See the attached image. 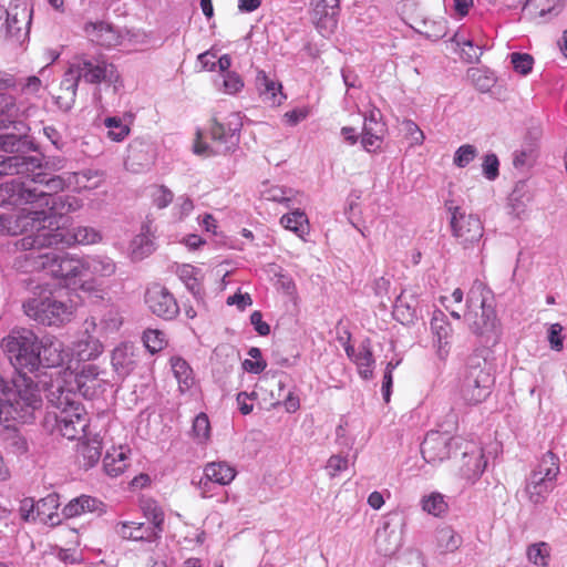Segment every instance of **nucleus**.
<instances>
[{"label": "nucleus", "instance_id": "38", "mask_svg": "<svg viewBox=\"0 0 567 567\" xmlns=\"http://www.w3.org/2000/svg\"><path fill=\"white\" fill-rule=\"evenodd\" d=\"M116 271L115 261L102 255L84 257V277L92 275L97 277H111Z\"/></svg>", "mask_w": 567, "mask_h": 567}, {"label": "nucleus", "instance_id": "32", "mask_svg": "<svg viewBox=\"0 0 567 567\" xmlns=\"http://www.w3.org/2000/svg\"><path fill=\"white\" fill-rule=\"evenodd\" d=\"M311 4L315 14L323 18L317 23V28L324 37L329 35L336 28L334 16L339 8V0H311Z\"/></svg>", "mask_w": 567, "mask_h": 567}, {"label": "nucleus", "instance_id": "42", "mask_svg": "<svg viewBox=\"0 0 567 567\" xmlns=\"http://www.w3.org/2000/svg\"><path fill=\"white\" fill-rule=\"evenodd\" d=\"M280 224L288 230L293 231L298 237L303 238L308 234L309 224L306 214L299 209L286 214L280 218Z\"/></svg>", "mask_w": 567, "mask_h": 567}, {"label": "nucleus", "instance_id": "56", "mask_svg": "<svg viewBox=\"0 0 567 567\" xmlns=\"http://www.w3.org/2000/svg\"><path fill=\"white\" fill-rule=\"evenodd\" d=\"M394 313L399 319L405 321H411L415 317V306L408 302L405 292H402L398 297L394 306Z\"/></svg>", "mask_w": 567, "mask_h": 567}, {"label": "nucleus", "instance_id": "3", "mask_svg": "<svg viewBox=\"0 0 567 567\" xmlns=\"http://www.w3.org/2000/svg\"><path fill=\"white\" fill-rule=\"evenodd\" d=\"M47 247L22 249L29 251L24 255L25 271L44 270L52 277L60 279L65 286L76 285L84 278V258H78L65 252L52 250L42 251Z\"/></svg>", "mask_w": 567, "mask_h": 567}, {"label": "nucleus", "instance_id": "4", "mask_svg": "<svg viewBox=\"0 0 567 567\" xmlns=\"http://www.w3.org/2000/svg\"><path fill=\"white\" fill-rule=\"evenodd\" d=\"M16 393L13 400H2L0 398V424L8 430L10 422L19 421L29 423L34 419V413L42 405L41 391L31 377L19 372L13 381Z\"/></svg>", "mask_w": 567, "mask_h": 567}, {"label": "nucleus", "instance_id": "57", "mask_svg": "<svg viewBox=\"0 0 567 567\" xmlns=\"http://www.w3.org/2000/svg\"><path fill=\"white\" fill-rule=\"evenodd\" d=\"M6 441L8 449L13 454L22 455L28 452L29 446L25 437L18 433L16 430L8 432Z\"/></svg>", "mask_w": 567, "mask_h": 567}, {"label": "nucleus", "instance_id": "13", "mask_svg": "<svg viewBox=\"0 0 567 567\" xmlns=\"http://www.w3.org/2000/svg\"><path fill=\"white\" fill-rule=\"evenodd\" d=\"M24 313L45 326H60L73 317V307L56 300L53 296L30 298L23 303Z\"/></svg>", "mask_w": 567, "mask_h": 567}, {"label": "nucleus", "instance_id": "31", "mask_svg": "<svg viewBox=\"0 0 567 567\" xmlns=\"http://www.w3.org/2000/svg\"><path fill=\"white\" fill-rule=\"evenodd\" d=\"M154 250V236L151 231V226L144 224L141 228V233L137 234L130 244L128 256L132 261H141L152 255Z\"/></svg>", "mask_w": 567, "mask_h": 567}, {"label": "nucleus", "instance_id": "64", "mask_svg": "<svg viewBox=\"0 0 567 567\" xmlns=\"http://www.w3.org/2000/svg\"><path fill=\"white\" fill-rule=\"evenodd\" d=\"M483 174L489 179L494 181L498 176L499 162L495 154H487L483 162Z\"/></svg>", "mask_w": 567, "mask_h": 567}, {"label": "nucleus", "instance_id": "2", "mask_svg": "<svg viewBox=\"0 0 567 567\" xmlns=\"http://www.w3.org/2000/svg\"><path fill=\"white\" fill-rule=\"evenodd\" d=\"M72 395L73 389L64 390L59 378L47 389L48 401L58 410L48 413L47 422L52 417L54 431L68 440L78 439L89 425L84 408Z\"/></svg>", "mask_w": 567, "mask_h": 567}, {"label": "nucleus", "instance_id": "60", "mask_svg": "<svg viewBox=\"0 0 567 567\" xmlns=\"http://www.w3.org/2000/svg\"><path fill=\"white\" fill-rule=\"evenodd\" d=\"M101 328L105 332H114L120 329L122 326V318L117 310L115 309H109L106 313L101 319Z\"/></svg>", "mask_w": 567, "mask_h": 567}, {"label": "nucleus", "instance_id": "9", "mask_svg": "<svg viewBox=\"0 0 567 567\" xmlns=\"http://www.w3.org/2000/svg\"><path fill=\"white\" fill-rule=\"evenodd\" d=\"M241 126L243 122L239 113H230L223 122L215 120L210 127V143L203 141L200 133H197L194 152L204 156L231 152L239 143Z\"/></svg>", "mask_w": 567, "mask_h": 567}, {"label": "nucleus", "instance_id": "63", "mask_svg": "<svg viewBox=\"0 0 567 567\" xmlns=\"http://www.w3.org/2000/svg\"><path fill=\"white\" fill-rule=\"evenodd\" d=\"M19 514L25 522L39 519L37 515V502L33 498H23L20 502Z\"/></svg>", "mask_w": 567, "mask_h": 567}, {"label": "nucleus", "instance_id": "50", "mask_svg": "<svg viewBox=\"0 0 567 567\" xmlns=\"http://www.w3.org/2000/svg\"><path fill=\"white\" fill-rule=\"evenodd\" d=\"M143 342L151 353H156L167 346L166 336L157 329H147L143 333Z\"/></svg>", "mask_w": 567, "mask_h": 567}, {"label": "nucleus", "instance_id": "17", "mask_svg": "<svg viewBox=\"0 0 567 567\" xmlns=\"http://www.w3.org/2000/svg\"><path fill=\"white\" fill-rule=\"evenodd\" d=\"M41 189L31 188L21 178H12L0 184V205H30L29 209H38Z\"/></svg>", "mask_w": 567, "mask_h": 567}, {"label": "nucleus", "instance_id": "62", "mask_svg": "<svg viewBox=\"0 0 567 567\" xmlns=\"http://www.w3.org/2000/svg\"><path fill=\"white\" fill-rule=\"evenodd\" d=\"M153 203L158 208L167 207L174 198L172 190L165 186H158L152 194Z\"/></svg>", "mask_w": 567, "mask_h": 567}, {"label": "nucleus", "instance_id": "20", "mask_svg": "<svg viewBox=\"0 0 567 567\" xmlns=\"http://www.w3.org/2000/svg\"><path fill=\"white\" fill-rule=\"evenodd\" d=\"M457 441L449 433L431 431L421 444L422 456L425 462L432 464L447 460L452 454L453 446L457 445Z\"/></svg>", "mask_w": 567, "mask_h": 567}, {"label": "nucleus", "instance_id": "24", "mask_svg": "<svg viewBox=\"0 0 567 567\" xmlns=\"http://www.w3.org/2000/svg\"><path fill=\"white\" fill-rule=\"evenodd\" d=\"M402 530L388 520L375 530L374 544L377 550L383 556L394 555L402 546Z\"/></svg>", "mask_w": 567, "mask_h": 567}, {"label": "nucleus", "instance_id": "12", "mask_svg": "<svg viewBox=\"0 0 567 567\" xmlns=\"http://www.w3.org/2000/svg\"><path fill=\"white\" fill-rule=\"evenodd\" d=\"M559 474L558 457L547 452L526 481L524 493L533 505L544 504L556 487Z\"/></svg>", "mask_w": 567, "mask_h": 567}, {"label": "nucleus", "instance_id": "35", "mask_svg": "<svg viewBox=\"0 0 567 567\" xmlns=\"http://www.w3.org/2000/svg\"><path fill=\"white\" fill-rule=\"evenodd\" d=\"M486 467V461L481 451H465L463 453V464L460 468L461 475L471 484L475 483L483 474Z\"/></svg>", "mask_w": 567, "mask_h": 567}, {"label": "nucleus", "instance_id": "11", "mask_svg": "<svg viewBox=\"0 0 567 567\" xmlns=\"http://www.w3.org/2000/svg\"><path fill=\"white\" fill-rule=\"evenodd\" d=\"M31 20L32 8L28 0H11L8 8L0 6V43L22 44L29 38Z\"/></svg>", "mask_w": 567, "mask_h": 567}, {"label": "nucleus", "instance_id": "28", "mask_svg": "<svg viewBox=\"0 0 567 567\" xmlns=\"http://www.w3.org/2000/svg\"><path fill=\"white\" fill-rule=\"evenodd\" d=\"M256 86L262 101L271 106L280 105L286 99L281 83L268 76L262 70L257 72Z\"/></svg>", "mask_w": 567, "mask_h": 567}, {"label": "nucleus", "instance_id": "51", "mask_svg": "<svg viewBox=\"0 0 567 567\" xmlns=\"http://www.w3.org/2000/svg\"><path fill=\"white\" fill-rule=\"evenodd\" d=\"M107 136L114 142L123 141L130 134V127L120 117L111 116L104 120Z\"/></svg>", "mask_w": 567, "mask_h": 567}, {"label": "nucleus", "instance_id": "21", "mask_svg": "<svg viewBox=\"0 0 567 567\" xmlns=\"http://www.w3.org/2000/svg\"><path fill=\"white\" fill-rule=\"evenodd\" d=\"M145 303L154 315L166 320L173 319L179 311L174 296L161 285H154L146 290Z\"/></svg>", "mask_w": 567, "mask_h": 567}, {"label": "nucleus", "instance_id": "10", "mask_svg": "<svg viewBox=\"0 0 567 567\" xmlns=\"http://www.w3.org/2000/svg\"><path fill=\"white\" fill-rule=\"evenodd\" d=\"M39 339L29 329L13 330L2 340V348L17 370L34 372L41 367Z\"/></svg>", "mask_w": 567, "mask_h": 567}, {"label": "nucleus", "instance_id": "6", "mask_svg": "<svg viewBox=\"0 0 567 567\" xmlns=\"http://www.w3.org/2000/svg\"><path fill=\"white\" fill-rule=\"evenodd\" d=\"M101 240L102 235L92 227L79 226L69 231L56 225L55 227H39L37 235L19 239L16 247L18 249H33L34 247L71 246L74 244L93 245Z\"/></svg>", "mask_w": 567, "mask_h": 567}, {"label": "nucleus", "instance_id": "59", "mask_svg": "<svg viewBox=\"0 0 567 567\" xmlns=\"http://www.w3.org/2000/svg\"><path fill=\"white\" fill-rule=\"evenodd\" d=\"M383 132V124H377L374 132H362L361 143L364 150L371 152L373 150L379 148L381 145Z\"/></svg>", "mask_w": 567, "mask_h": 567}, {"label": "nucleus", "instance_id": "1", "mask_svg": "<svg viewBox=\"0 0 567 567\" xmlns=\"http://www.w3.org/2000/svg\"><path fill=\"white\" fill-rule=\"evenodd\" d=\"M120 80L121 75L116 66L105 56L78 54L71 60L63 74L56 104L60 109L69 111L75 103L80 81L87 84L104 83L113 85L116 90Z\"/></svg>", "mask_w": 567, "mask_h": 567}, {"label": "nucleus", "instance_id": "53", "mask_svg": "<svg viewBox=\"0 0 567 567\" xmlns=\"http://www.w3.org/2000/svg\"><path fill=\"white\" fill-rule=\"evenodd\" d=\"M193 437L198 443L206 442L210 436V424L208 416L205 413H199L195 416L192 426Z\"/></svg>", "mask_w": 567, "mask_h": 567}, {"label": "nucleus", "instance_id": "5", "mask_svg": "<svg viewBox=\"0 0 567 567\" xmlns=\"http://www.w3.org/2000/svg\"><path fill=\"white\" fill-rule=\"evenodd\" d=\"M495 383L492 363L480 353H473L466 360L460 375L458 393L470 405L485 401Z\"/></svg>", "mask_w": 567, "mask_h": 567}, {"label": "nucleus", "instance_id": "55", "mask_svg": "<svg viewBox=\"0 0 567 567\" xmlns=\"http://www.w3.org/2000/svg\"><path fill=\"white\" fill-rule=\"evenodd\" d=\"M511 63L514 70L522 74L527 75L534 65V58L528 53L513 52L509 55Z\"/></svg>", "mask_w": 567, "mask_h": 567}, {"label": "nucleus", "instance_id": "40", "mask_svg": "<svg viewBox=\"0 0 567 567\" xmlns=\"http://www.w3.org/2000/svg\"><path fill=\"white\" fill-rule=\"evenodd\" d=\"M171 368L175 379L178 382V388L182 393L189 390L194 384V373L190 365L181 357H173L171 359Z\"/></svg>", "mask_w": 567, "mask_h": 567}, {"label": "nucleus", "instance_id": "48", "mask_svg": "<svg viewBox=\"0 0 567 567\" xmlns=\"http://www.w3.org/2000/svg\"><path fill=\"white\" fill-rule=\"evenodd\" d=\"M143 512L145 517L147 518L148 523H146L156 535L161 537V534L163 533L164 528V512L163 509L156 504V502L147 501L143 505Z\"/></svg>", "mask_w": 567, "mask_h": 567}, {"label": "nucleus", "instance_id": "14", "mask_svg": "<svg viewBox=\"0 0 567 567\" xmlns=\"http://www.w3.org/2000/svg\"><path fill=\"white\" fill-rule=\"evenodd\" d=\"M451 215L450 227L453 237L464 248L478 244L484 234V227L478 216L466 213L460 206H449Z\"/></svg>", "mask_w": 567, "mask_h": 567}, {"label": "nucleus", "instance_id": "39", "mask_svg": "<svg viewBox=\"0 0 567 567\" xmlns=\"http://www.w3.org/2000/svg\"><path fill=\"white\" fill-rule=\"evenodd\" d=\"M102 506V502L99 499L87 496L81 495L80 497L73 498L62 509V514L66 518L80 516L84 513H93L100 511Z\"/></svg>", "mask_w": 567, "mask_h": 567}, {"label": "nucleus", "instance_id": "18", "mask_svg": "<svg viewBox=\"0 0 567 567\" xmlns=\"http://www.w3.org/2000/svg\"><path fill=\"white\" fill-rule=\"evenodd\" d=\"M102 372L95 364L83 365L80 371L74 370L70 378L74 379V384L64 380L62 384L64 390L70 388L78 391L86 399H93L105 391L106 381L101 377Z\"/></svg>", "mask_w": 567, "mask_h": 567}, {"label": "nucleus", "instance_id": "37", "mask_svg": "<svg viewBox=\"0 0 567 567\" xmlns=\"http://www.w3.org/2000/svg\"><path fill=\"white\" fill-rule=\"evenodd\" d=\"M525 9L534 19L548 21L560 13L563 2L561 0H528Z\"/></svg>", "mask_w": 567, "mask_h": 567}, {"label": "nucleus", "instance_id": "43", "mask_svg": "<svg viewBox=\"0 0 567 567\" xmlns=\"http://www.w3.org/2000/svg\"><path fill=\"white\" fill-rule=\"evenodd\" d=\"M530 200L532 195L527 184L525 182H518L509 196V205L512 207L513 214L519 217L523 213H525Z\"/></svg>", "mask_w": 567, "mask_h": 567}, {"label": "nucleus", "instance_id": "26", "mask_svg": "<svg viewBox=\"0 0 567 567\" xmlns=\"http://www.w3.org/2000/svg\"><path fill=\"white\" fill-rule=\"evenodd\" d=\"M348 358L357 365L359 374L363 379H370L373 373L374 359L370 341H362L357 348L351 344L344 347Z\"/></svg>", "mask_w": 567, "mask_h": 567}, {"label": "nucleus", "instance_id": "15", "mask_svg": "<svg viewBox=\"0 0 567 567\" xmlns=\"http://www.w3.org/2000/svg\"><path fill=\"white\" fill-rule=\"evenodd\" d=\"M44 212L23 208L14 215L0 214V234L18 236L25 234L21 239L38 234V228L43 227Z\"/></svg>", "mask_w": 567, "mask_h": 567}, {"label": "nucleus", "instance_id": "41", "mask_svg": "<svg viewBox=\"0 0 567 567\" xmlns=\"http://www.w3.org/2000/svg\"><path fill=\"white\" fill-rule=\"evenodd\" d=\"M59 507V496L49 494L37 502V515L39 520L45 524L55 525L59 520L56 509Z\"/></svg>", "mask_w": 567, "mask_h": 567}, {"label": "nucleus", "instance_id": "36", "mask_svg": "<svg viewBox=\"0 0 567 567\" xmlns=\"http://www.w3.org/2000/svg\"><path fill=\"white\" fill-rule=\"evenodd\" d=\"M203 474L220 486L229 485L236 477L235 466L226 461H213L205 464Z\"/></svg>", "mask_w": 567, "mask_h": 567}, {"label": "nucleus", "instance_id": "58", "mask_svg": "<svg viewBox=\"0 0 567 567\" xmlns=\"http://www.w3.org/2000/svg\"><path fill=\"white\" fill-rule=\"evenodd\" d=\"M402 130L405 134V137L409 140L410 146H417L423 144L425 138L424 133L413 121H403Z\"/></svg>", "mask_w": 567, "mask_h": 567}, {"label": "nucleus", "instance_id": "19", "mask_svg": "<svg viewBox=\"0 0 567 567\" xmlns=\"http://www.w3.org/2000/svg\"><path fill=\"white\" fill-rule=\"evenodd\" d=\"M41 365L56 368L65 365L64 377L72 375L76 370L74 358L65 349L64 344L55 337L48 336L40 340Z\"/></svg>", "mask_w": 567, "mask_h": 567}, {"label": "nucleus", "instance_id": "49", "mask_svg": "<svg viewBox=\"0 0 567 567\" xmlns=\"http://www.w3.org/2000/svg\"><path fill=\"white\" fill-rule=\"evenodd\" d=\"M468 78L481 92H488L496 82V78L491 71L482 69H471Z\"/></svg>", "mask_w": 567, "mask_h": 567}, {"label": "nucleus", "instance_id": "30", "mask_svg": "<svg viewBox=\"0 0 567 567\" xmlns=\"http://www.w3.org/2000/svg\"><path fill=\"white\" fill-rule=\"evenodd\" d=\"M434 549L439 555L455 553L463 544V537L452 526L442 525L434 532Z\"/></svg>", "mask_w": 567, "mask_h": 567}, {"label": "nucleus", "instance_id": "52", "mask_svg": "<svg viewBox=\"0 0 567 567\" xmlns=\"http://www.w3.org/2000/svg\"><path fill=\"white\" fill-rule=\"evenodd\" d=\"M550 556V547L547 543L533 544L527 549V557L530 563L538 566H547Z\"/></svg>", "mask_w": 567, "mask_h": 567}, {"label": "nucleus", "instance_id": "54", "mask_svg": "<svg viewBox=\"0 0 567 567\" xmlns=\"http://www.w3.org/2000/svg\"><path fill=\"white\" fill-rule=\"evenodd\" d=\"M477 154V148L474 145L464 144L455 151L453 163L455 166L464 168L475 159Z\"/></svg>", "mask_w": 567, "mask_h": 567}, {"label": "nucleus", "instance_id": "46", "mask_svg": "<svg viewBox=\"0 0 567 567\" xmlns=\"http://www.w3.org/2000/svg\"><path fill=\"white\" fill-rule=\"evenodd\" d=\"M260 193L264 199L285 204L287 207H289L290 202H292L297 195V192L293 189L279 185H265Z\"/></svg>", "mask_w": 567, "mask_h": 567}, {"label": "nucleus", "instance_id": "16", "mask_svg": "<svg viewBox=\"0 0 567 567\" xmlns=\"http://www.w3.org/2000/svg\"><path fill=\"white\" fill-rule=\"evenodd\" d=\"M38 210L44 212L42 225L55 227L56 217H63L82 208V200L73 195L54 196L41 189Z\"/></svg>", "mask_w": 567, "mask_h": 567}, {"label": "nucleus", "instance_id": "22", "mask_svg": "<svg viewBox=\"0 0 567 567\" xmlns=\"http://www.w3.org/2000/svg\"><path fill=\"white\" fill-rule=\"evenodd\" d=\"M96 328L95 319L92 318L85 321V336L79 339L73 347L74 365L79 368V362L95 360L103 352V344L100 340L89 332Z\"/></svg>", "mask_w": 567, "mask_h": 567}, {"label": "nucleus", "instance_id": "47", "mask_svg": "<svg viewBox=\"0 0 567 567\" xmlns=\"http://www.w3.org/2000/svg\"><path fill=\"white\" fill-rule=\"evenodd\" d=\"M33 142L18 137L16 134H0V152L17 154L33 148Z\"/></svg>", "mask_w": 567, "mask_h": 567}, {"label": "nucleus", "instance_id": "29", "mask_svg": "<svg viewBox=\"0 0 567 567\" xmlns=\"http://www.w3.org/2000/svg\"><path fill=\"white\" fill-rule=\"evenodd\" d=\"M102 454V441L99 435L87 437L76 445V462L80 467L90 470L94 467Z\"/></svg>", "mask_w": 567, "mask_h": 567}, {"label": "nucleus", "instance_id": "27", "mask_svg": "<svg viewBox=\"0 0 567 567\" xmlns=\"http://www.w3.org/2000/svg\"><path fill=\"white\" fill-rule=\"evenodd\" d=\"M118 537L126 540L154 543L159 536L146 524L142 522H118L114 526Z\"/></svg>", "mask_w": 567, "mask_h": 567}, {"label": "nucleus", "instance_id": "61", "mask_svg": "<svg viewBox=\"0 0 567 567\" xmlns=\"http://www.w3.org/2000/svg\"><path fill=\"white\" fill-rule=\"evenodd\" d=\"M223 87L225 93L235 94L241 91L244 87V81L238 73L227 72L224 74Z\"/></svg>", "mask_w": 567, "mask_h": 567}, {"label": "nucleus", "instance_id": "34", "mask_svg": "<svg viewBox=\"0 0 567 567\" xmlns=\"http://www.w3.org/2000/svg\"><path fill=\"white\" fill-rule=\"evenodd\" d=\"M130 449L117 446L107 450L103 458V467L109 476L117 477L123 474L130 464Z\"/></svg>", "mask_w": 567, "mask_h": 567}, {"label": "nucleus", "instance_id": "33", "mask_svg": "<svg viewBox=\"0 0 567 567\" xmlns=\"http://www.w3.org/2000/svg\"><path fill=\"white\" fill-rule=\"evenodd\" d=\"M112 365L120 377L128 375L136 367L135 348L131 343H122L112 352Z\"/></svg>", "mask_w": 567, "mask_h": 567}, {"label": "nucleus", "instance_id": "7", "mask_svg": "<svg viewBox=\"0 0 567 567\" xmlns=\"http://www.w3.org/2000/svg\"><path fill=\"white\" fill-rule=\"evenodd\" d=\"M20 175L30 178L34 184L43 185L49 194L63 190L70 184V177L60 175L50 176L42 171V159L39 155L24 156L22 153L2 157L0 156V176Z\"/></svg>", "mask_w": 567, "mask_h": 567}, {"label": "nucleus", "instance_id": "44", "mask_svg": "<svg viewBox=\"0 0 567 567\" xmlns=\"http://www.w3.org/2000/svg\"><path fill=\"white\" fill-rule=\"evenodd\" d=\"M179 279L185 284L186 288L198 299L202 295L200 271L190 265H182L177 269Z\"/></svg>", "mask_w": 567, "mask_h": 567}, {"label": "nucleus", "instance_id": "25", "mask_svg": "<svg viewBox=\"0 0 567 567\" xmlns=\"http://www.w3.org/2000/svg\"><path fill=\"white\" fill-rule=\"evenodd\" d=\"M431 329L434 334L436 354L441 360H446L451 350L453 329L442 311H436L431 320Z\"/></svg>", "mask_w": 567, "mask_h": 567}, {"label": "nucleus", "instance_id": "45", "mask_svg": "<svg viewBox=\"0 0 567 567\" xmlns=\"http://www.w3.org/2000/svg\"><path fill=\"white\" fill-rule=\"evenodd\" d=\"M422 509L429 515L440 517L447 512L449 505L445 496L439 492L424 495L420 501Z\"/></svg>", "mask_w": 567, "mask_h": 567}, {"label": "nucleus", "instance_id": "8", "mask_svg": "<svg viewBox=\"0 0 567 567\" xmlns=\"http://www.w3.org/2000/svg\"><path fill=\"white\" fill-rule=\"evenodd\" d=\"M489 290L485 285L475 280L467 293L464 319L470 330L477 336H488L496 331L497 317L489 300Z\"/></svg>", "mask_w": 567, "mask_h": 567}, {"label": "nucleus", "instance_id": "23", "mask_svg": "<svg viewBox=\"0 0 567 567\" xmlns=\"http://www.w3.org/2000/svg\"><path fill=\"white\" fill-rule=\"evenodd\" d=\"M83 30L91 42L106 49L117 47L123 41L122 33L105 21L86 22Z\"/></svg>", "mask_w": 567, "mask_h": 567}]
</instances>
